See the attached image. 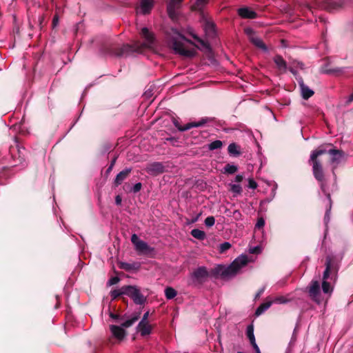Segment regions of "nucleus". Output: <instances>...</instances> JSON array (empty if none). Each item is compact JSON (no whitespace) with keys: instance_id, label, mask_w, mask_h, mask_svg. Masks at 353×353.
I'll return each instance as SVG.
<instances>
[{"instance_id":"nucleus-1","label":"nucleus","mask_w":353,"mask_h":353,"mask_svg":"<svg viewBox=\"0 0 353 353\" xmlns=\"http://www.w3.org/2000/svg\"><path fill=\"white\" fill-rule=\"evenodd\" d=\"M141 34L145 39L143 43L137 42L133 45L125 44L121 47L112 49V53L117 57L128 56L134 52L141 53L145 48H152L154 41V34L147 28L141 29Z\"/></svg>"},{"instance_id":"nucleus-2","label":"nucleus","mask_w":353,"mask_h":353,"mask_svg":"<svg viewBox=\"0 0 353 353\" xmlns=\"http://www.w3.org/2000/svg\"><path fill=\"white\" fill-rule=\"evenodd\" d=\"M185 43L194 45L191 40L185 38L176 29L171 30V32L168 39V45L169 48H171L175 54L188 58L194 57L196 55V50L194 49L186 48Z\"/></svg>"},{"instance_id":"nucleus-3","label":"nucleus","mask_w":353,"mask_h":353,"mask_svg":"<svg viewBox=\"0 0 353 353\" xmlns=\"http://www.w3.org/2000/svg\"><path fill=\"white\" fill-rule=\"evenodd\" d=\"M248 263L246 255H241L236 258L228 267L224 269L221 276L224 278H229L235 276L239 271Z\"/></svg>"},{"instance_id":"nucleus-4","label":"nucleus","mask_w":353,"mask_h":353,"mask_svg":"<svg viewBox=\"0 0 353 353\" xmlns=\"http://www.w3.org/2000/svg\"><path fill=\"white\" fill-rule=\"evenodd\" d=\"M209 274L205 267H199L190 274L188 284L190 285H201L205 282Z\"/></svg>"},{"instance_id":"nucleus-5","label":"nucleus","mask_w":353,"mask_h":353,"mask_svg":"<svg viewBox=\"0 0 353 353\" xmlns=\"http://www.w3.org/2000/svg\"><path fill=\"white\" fill-rule=\"evenodd\" d=\"M125 295L130 297L137 305H143L146 301V298L137 286L127 285Z\"/></svg>"},{"instance_id":"nucleus-6","label":"nucleus","mask_w":353,"mask_h":353,"mask_svg":"<svg viewBox=\"0 0 353 353\" xmlns=\"http://www.w3.org/2000/svg\"><path fill=\"white\" fill-rule=\"evenodd\" d=\"M201 21L205 34L210 37L215 36V25L203 12L201 13Z\"/></svg>"},{"instance_id":"nucleus-7","label":"nucleus","mask_w":353,"mask_h":353,"mask_svg":"<svg viewBox=\"0 0 353 353\" xmlns=\"http://www.w3.org/2000/svg\"><path fill=\"white\" fill-rule=\"evenodd\" d=\"M309 294L312 300L315 302L320 303L321 301V290H320V285L319 281H312L311 282L310 289H309Z\"/></svg>"},{"instance_id":"nucleus-8","label":"nucleus","mask_w":353,"mask_h":353,"mask_svg":"<svg viewBox=\"0 0 353 353\" xmlns=\"http://www.w3.org/2000/svg\"><path fill=\"white\" fill-rule=\"evenodd\" d=\"M310 162L312 165V172L314 178L317 181L322 182L324 179V174L321 161L319 160L310 159Z\"/></svg>"},{"instance_id":"nucleus-9","label":"nucleus","mask_w":353,"mask_h":353,"mask_svg":"<svg viewBox=\"0 0 353 353\" xmlns=\"http://www.w3.org/2000/svg\"><path fill=\"white\" fill-rule=\"evenodd\" d=\"M146 172L151 175H158L165 171V168L161 162H153L147 165Z\"/></svg>"},{"instance_id":"nucleus-10","label":"nucleus","mask_w":353,"mask_h":353,"mask_svg":"<svg viewBox=\"0 0 353 353\" xmlns=\"http://www.w3.org/2000/svg\"><path fill=\"white\" fill-rule=\"evenodd\" d=\"M214 121V118L212 117H205L202 118L200 121L197 122H191L186 124L183 128H179V130L183 132L188 130L192 128H198L204 125L205 124L212 122Z\"/></svg>"},{"instance_id":"nucleus-11","label":"nucleus","mask_w":353,"mask_h":353,"mask_svg":"<svg viewBox=\"0 0 353 353\" xmlns=\"http://www.w3.org/2000/svg\"><path fill=\"white\" fill-rule=\"evenodd\" d=\"M325 269L323 274V281H327L330 274L332 271H335V266L333 262V258L331 256H327L325 260Z\"/></svg>"},{"instance_id":"nucleus-12","label":"nucleus","mask_w":353,"mask_h":353,"mask_svg":"<svg viewBox=\"0 0 353 353\" xmlns=\"http://www.w3.org/2000/svg\"><path fill=\"white\" fill-rule=\"evenodd\" d=\"M273 61L281 74L285 73L288 70L287 62L280 54H276L273 57Z\"/></svg>"},{"instance_id":"nucleus-13","label":"nucleus","mask_w":353,"mask_h":353,"mask_svg":"<svg viewBox=\"0 0 353 353\" xmlns=\"http://www.w3.org/2000/svg\"><path fill=\"white\" fill-rule=\"evenodd\" d=\"M298 81L301 89V97L303 99L307 100L314 95V92L304 83L302 78H300Z\"/></svg>"},{"instance_id":"nucleus-14","label":"nucleus","mask_w":353,"mask_h":353,"mask_svg":"<svg viewBox=\"0 0 353 353\" xmlns=\"http://www.w3.org/2000/svg\"><path fill=\"white\" fill-rule=\"evenodd\" d=\"M183 0H170L168 6V13L169 16L174 19L176 16V10L179 8L180 3Z\"/></svg>"},{"instance_id":"nucleus-15","label":"nucleus","mask_w":353,"mask_h":353,"mask_svg":"<svg viewBox=\"0 0 353 353\" xmlns=\"http://www.w3.org/2000/svg\"><path fill=\"white\" fill-rule=\"evenodd\" d=\"M328 154L331 155L330 162L335 164H339L344 157V152L340 150L330 149Z\"/></svg>"},{"instance_id":"nucleus-16","label":"nucleus","mask_w":353,"mask_h":353,"mask_svg":"<svg viewBox=\"0 0 353 353\" xmlns=\"http://www.w3.org/2000/svg\"><path fill=\"white\" fill-rule=\"evenodd\" d=\"M239 15L244 19H256L257 14L256 12L250 10L247 7L241 8L238 10Z\"/></svg>"},{"instance_id":"nucleus-17","label":"nucleus","mask_w":353,"mask_h":353,"mask_svg":"<svg viewBox=\"0 0 353 353\" xmlns=\"http://www.w3.org/2000/svg\"><path fill=\"white\" fill-rule=\"evenodd\" d=\"M135 250L140 253L148 254L154 251V248L150 247L148 243L143 241H140L136 243Z\"/></svg>"},{"instance_id":"nucleus-18","label":"nucleus","mask_w":353,"mask_h":353,"mask_svg":"<svg viewBox=\"0 0 353 353\" xmlns=\"http://www.w3.org/2000/svg\"><path fill=\"white\" fill-rule=\"evenodd\" d=\"M110 331H111L112 335L115 338H117L119 340H121L124 338V336L125 335V332L123 327L112 325H110Z\"/></svg>"},{"instance_id":"nucleus-19","label":"nucleus","mask_w":353,"mask_h":353,"mask_svg":"<svg viewBox=\"0 0 353 353\" xmlns=\"http://www.w3.org/2000/svg\"><path fill=\"white\" fill-rule=\"evenodd\" d=\"M153 6V0H141L140 3V12L143 14H148L152 10Z\"/></svg>"},{"instance_id":"nucleus-20","label":"nucleus","mask_w":353,"mask_h":353,"mask_svg":"<svg viewBox=\"0 0 353 353\" xmlns=\"http://www.w3.org/2000/svg\"><path fill=\"white\" fill-rule=\"evenodd\" d=\"M131 172V168H126L120 172L114 179V183L116 185H120L128 176Z\"/></svg>"},{"instance_id":"nucleus-21","label":"nucleus","mask_w":353,"mask_h":353,"mask_svg":"<svg viewBox=\"0 0 353 353\" xmlns=\"http://www.w3.org/2000/svg\"><path fill=\"white\" fill-rule=\"evenodd\" d=\"M250 40L256 47L260 48L264 52H268V49L261 39L258 37L251 36Z\"/></svg>"},{"instance_id":"nucleus-22","label":"nucleus","mask_w":353,"mask_h":353,"mask_svg":"<svg viewBox=\"0 0 353 353\" xmlns=\"http://www.w3.org/2000/svg\"><path fill=\"white\" fill-rule=\"evenodd\" d=\"M137 329L142 336H145L151 333L152 326L149 323H144L142 325L139 323Z\"/></svg>"},{"instance_id":"nucleus-23","label":"nucleus","mask_w":353,"mask_h":353,"mask_svg":"<svg viewBox=\"0 0 353 353\" xmlns=\"http://www.w3.org/2000/svg\"><path fill=\"white\" fill-rule=\"evenodd\" d=\"M328 153V150L323 148V146L319 147L318 150H314L310 154V160H319L318 157L322 154Z\"/></svg>"},{"instance_id":"nucleus-24","label":"nucleus","mask_w":353,"mask_h":353,"mask_svg":"<svg viewBox=\"0 0 353 353\" xmlns=\"http://www.w3.org/2000/svg\"><path fill=\"white\" fill-rule=\"evenodd\" d=\"M272 304V301H268L261 304L259 307L256 310L255 314L259 316L262 314L265 310H267Z\"/></svg>"},{"instance_id":"nucleus-25","label":"nucleus","mask_w":353,"mask_h":353,"mask_svg":"<svg viewBox=\"0 0 353 353\" xmlns=\"http://www.w3.org/2000/svg\"><path fill=\"white\" fill-rule=\"evenodd\" d=\"M228 150L230 155L235 157L239 156L241 154L239 147L235 143H230L228 145Z\"/></svg>"},{"instance_id":"nucleus-26","label":"nucleus","mask_w":353,"mask_h":353,"mask_svg":"<svg viewBox=\"0 0 353 353\" xmlns=\"http://www.w3.org/2000/svg\"><path fill=\"white\" fill-rule=\"evenodd\" d=\"M127 290V285L121 287L120 289L114 290L110 292L111 297L113 299H117L121 295L125 294Z\"/></svg>"},{"instance_id":"nucleus-27","label":"nucleus","mask_w":353,"mask_h":353,"mask_svg":"<svg viewBox=\"0 0 353 353\" xmlns=\"http://www.w3.org/2000/svg\"><path fill=\"white\" fill-rule=\"evenodd\" d=\"M139 319V314H134L130 319L121 323L122 327H129L132 326Z\"/></svg>"},{"instance_id":"nucleus-28","label":"nucleus","mask_w":353,"mask_h":353,"mask_svg":"<svg viewBox=\"0 0 353 353\" xmlns=\"http://www.w3.org/2000/svg\"><path fill=\"white\" fill-rule=\"evenodd\" d=\"M190 233L194 238L199 240H203L206 237L205 232L199 229H193Z\"/></svg>"},{"instance_id":"nucleus-29","label":"nucleus","mask_w":353,"mask_h":353,"mask_svg":"<svg viewBox=\"0 0 353 353\" xmlns=\"http://www.w3.org/2000/svg\"><path fill=\"white\" fill-rule=\"evenodd\" d=\"M326 3L332 8H336L343 6L345 0H325Z\"/></svg>"},{"instance_id":"nucleus-30","label":"nucleus","mask_w":353,"mask_h":353,"mask_svg":"<svg viewBox=\"0 0 353 353\" xmlns=\"http://www.w3.org/2000/svg\"><path fill=\"white\" fill-rule=\"evenodd\" d=\"M247 336L251 344L256 342L255 336L254 334V327L252 325H250L247 327Z\"/></svg>"},{"instance_id":"nucleus-31","label":"nucleus","mask_w":353,"mask_h":353,"mask_svg":"<svg viewBox=\"0 0 353 353\" xmlns=\"http://www.w3.org/2000/svg\"><path fill=\"white\" fill-rule=\"evenodd\" d=\"M176 291L171 288L168 287L165 289V296L168 299H172L176 296Z\"/></svg>"},{"instance_id":"nucleus-32","label":"nucleus","mask_w":353,"mask_h":353,"mask_svg":"<svg viewBox=\"0 0 353 353\" xmlns=\"http://www.w3.org/2000/svg\"><path fill=\"white\" fill-rule=\"evenodd\" d=\"M192 37L198 42L201 46V48L204 49H210V45L208 42L204 40L200 39L196 34L191 33Z\"/></svg>"},{"instance_id":"nucleus-33","label":"nucleus","mask_w":353,"mask_h":353,"mask_svg":"<svg viewBox=\"0 0 353 353\" xmlns=\"http://www.w3.org/2000/svg\"><path fill=\"white\" fill-rule=\"evenodd\" d=\"M237 170L238 168L236 165L228 163L224 167L223 172L229 174H232L235 173Z\"/></svg>"},{"instance_id":"nucleus-34","label":"nucleus","mask_w":353,"mask_h":353,"mask_svg":"<svg viewBox=\"0 0 353 353\" xmlns=\"http://www.w3.org/2000/svg\"><path fill=\"white\" fill-rule=\"evenodd\" d=\"M222 145H223L222 141H221L219 140H216V141L211 142L208 145V149L210 150H214L221 148L222 147Z\"/></svg>"},{"instance_id":"nucleus-35","label":"nucleus","mask_w":353,"mask_h":353,"mask_svg":"<svg viewBox=\"0 0 353 353\" xmlns=\"http://www.w3.org/2000/svg\"><path fill=\"white\" fill-rule=\"evenodd\" d=\"M322 290L323 292L325 294L331 293L332 291V288L330 285V283L327 281H323L322 282Z\"/></svg>"},{"instance_id":"nucleus-36","label":"nucleus","mask_w":353,"mask_h":353,"mask_svg":"<svg viewBox=\"0 0 353 353\" xmlns=\"http://www.w3.org/2000/svg\"><path fill=\"white\" fill-rule=\"evenodd\" d=\"M327 198L329 200V208L326 210L325 217H324V220H325V222L326 224H327V223L330 221V210H331V205H332L330 195L329 194H327Z\"/></svg>"},{"instance_id":"nucleus-37","label":"nucleus","mask_w":353,"mask_h":353,"mask_svg":"<svg viewBox=\"0 0 353 353\" xmlns=\"http://www.w3.org/2000/svg\"><path fill=\"white\" fill-rule=\"evenodd\" d=\"M230 190L236 194H240L242 192V188L239 184H231Z\"/></svg>"},{"instance_id":"nucleus-38","label":"nucleus","mask_w":353,"mask_h":353,"mask_svg":"<svg viewBox=\"0 0 353 353\" xmlns=\"http://www.w3.org/2000/svg\"><path fill=\"white\" fill-rule=\"evenodd\" d=\"M231 244L229 242H224L219 245V252L223 253L231 248Z\"/></svg>"},{"instance_id":"nucleus-39","label":"nucleus","mask_w":353,"mask_h":353,"mask_svg":"<svg viewBox=\"0 0 353 353\" xmlns=\"http://www.w3.org/2000/svg\"><path fill=\"white\" fill-rule=\"evenodd\" d=\"M205 225L210 228V227H212L214 225L215 223V219L213 216H208L205 219Z\"/></svg>"},{"instance_id":"nucleus-40","label":"nucleus","mask_w":353,"mask_h":353,"mask_svg":"<svg viewBox=\"0 0 353 353\" xmlns=\"http://www.w3.org/2000/svg\"><path fill=\"white\" fill-rule=\"evenodd\" d=\"M272 301V303H274L283 304V303H286L288 301L284 296H278V297H276Z\"/></svg>"},{"instance_id":"nucleus-41","label":"nucleus","mask_w":353,"mask_h":353,"mask_svg":"<svg viewBox=\"0 0 353 353\" xmlns=\"http://www.w3.org/2000/svg\"><path fill=\"white\" fill-rule=\"evenodd\" d=\"M120 268L128 271L133 269V265L128 263H121Z\"/></svg>"},{"instance_id":"nucleus-42","label":"nucleus","mask_w":353,"mask_h":353,"mask_svg":"<svg viewBox=\"0 0 353 353\" xmlns=\"http://www.w3.org/2000/svg\"><path fill=\"white\" fill-rule=\"evenodd\" d=\"M248 188L253 190L257 188V183L253 179H248Z\"/></svg>"},{"instance_id":"nucleus-43","label":"nucleus","mask_w":353,"mask_h":353,"mask_svg":"<svg viewBox=\"0 0 353 353\" xmlns=\"http://www.w3.org/2000/svg\"><path fill=\"white\" fill-rule=\"evenodd\" d=\"M264 225H265V220L263 218H259L257 220V222L255 225V228L260 229V228H263L264 226Z\"/></svg>"},{"instance_id":"nucleus-44","label":"nucleus","mask_w":353,"mask_h":353,"mask_svg":"<svg viewBox=\"0 0 353 353\" xmlns=\"http://www.w3.org/2000/svg\"><path fill=\"white\" fill-rule=\"evenodd\" d=\"M119 281H120V279L118 276L112 277L110 279H109V281L108 282V285H115L117 283H119Z\"/></svg>"},{"instance_id":"nucleus-45","label":"nucleus","mask_w":353,"mask_h":353,"mask_svg":"<svg viewBox=\"0 0 353 353\" xmlns=\"http://www.w3.org/2000/svg\"><path fill=\"white\" fill-rule=\"evenodd\" d=\"M140 241H141V240L139 239L138 236L136 234H133L132 235L131 241L134 244V246H136V243H137V242H139Z\"/></svg>"},{"instance_id":"nucleus-46","label":"nucleus","mask_w":353,"mask_h":353,"mask_svg":"<svg viewBox=\"0 0 353 353\" xmlns=\"http://www.w3.org/2000/svg\"><path fill=\"white\" fill-rule=\"evenodd\" d=\"M142 185L141 183H137L132 188V191L134 192H138L141 190Z\"/></svg>"},{"instance_id":"nucleus-47","label":"nucleus","mask_w":353,"mask_h":353,"mask_svg":"<svg viewBox=\"0 0 353 353\" xmlns=\"http://www.w3.org/2000/svg\"><path fill=\"white\" fill-rule=\"evenodd\" d=\"M343 68H336V69H333V70H325V71H324V73L331 74V73H334V72H343Z\"/></svg>"},{"instance_id":"nucleus-48","label":"nucleus","mask_w":353,"mask_h":353,"mask_svg":"<svg viewBox=\"0 0 353 353\" xmlns=\"http://www.w3.org/2000/svg\"><path fill=\"white\" fill-rule=\"evenodd\" d=\"M148 316H149V312H146L143 317H142V319L141 320V321L139 323H141V324L142 325L143 323H148Z\"/></svg>"},{"instance_id":"nucleus-49","label":"nucleus","mask_w":353,"mask_h":353,"mask_svg":"<svg viewBox=\"0 0 353 353\" xmlns=\"http://www.w3.org/2000/svg\"><path fill=\"white\" fill-rule=\"evenodd\" d=\"M208 0H196V6L197 7H202L208 3Z\"/></svg>"},{"instance_id":"nucleus-50","label":"nucleus","mask_w":353,"mask_h":353,"mask_svg":"<svg viewBox=\"0 0 353 353\" xmlns=\"http://www.w3.org/2000/svg\"><path fill=\"white\" fill-rule=\"evenodd\" d=\"M59 23V17L57 14H55L52 19V26L53 27H56Z\"/></svg>"},{"instance_id":"nucleus-51","label":"nucleus","mask_w":353,"mask_h":353,"mask_svg":"<svg viewBox=\"0 0 353 353\" xmlns=\"http://www.w3.org/2000/svg\"><path fill=\"white\" fill-rule=\"evenodd\" d=\"M116 160H117V157H114V158L112 160V161H111V163H110V166L108 167V170H107V172H110V171L112 170V169L113 166H114V164H115Z\"/></svg>"},{"instance_id":"nucleus-52","label":"nucleus","mask_w":353,"mask_h":353,"mask_svg":"<svg viewBox=\"0 0 353 353\" xmlns=\"http://www.w3.org/2000/svg\"><path fill=\"white\" fill-rule=\"evenodd\" d=\"M265 290V287L261 288L256 294L255 299H258L261 296V295L263 293Z\"/></svg>"},{"instance_id":"nucleus-53","label":"nucleus","mask_w":353,"mask_h":353,"mask_svg":"<svg viewBox=\"0 0 353 353\" xmlns=\"http://www.w3.org/2000/svg\"><path fill=\"white\" fill-rule=\"evenodd\" d=\"M243 174H237L235 177V181L237 183H240L243 181Z\"/></svg>"},{"instance_id":"nucleus-54","label":"nucleus","mask_w":353,"mask_h":353,"mask_svg":"<svg viewBox=\"0 0 353 353\" xmlns=\"http://www.w3.org/2000/svg\"><path fill=\"white\" fill-rule=\"evenodd\" d=\"M233 216L236 219H239L241 216V214L239 210H234L233 212Z\"/></svg>"},{"instance_id":"nucleus-55","label":"nucleus","mask_w":353,"mask_h":353,"mask_svg":"<svg viewBox=\"0 0 353 353\" xmlns=\"http://www.w3.org/2000/svg\"><path fill=\"white\" fill-rule=\"evenodd\" d=\"M121 201H122V199H121V196L117 195V196L115 197V203H116L117 205H120L121 204Z\"/></svg>"},{"instance_id":"nucleus-56","label":"nucleus","mask_w":353,"mask_h":353,"mask_svg":"<svg viewBox=\"0 0 353 353\" xmlns=\"http://www.w3.org/2000/svg\"><path fill=\"white\" fill-rule=\"evenodd\" d=\"M251 345H252L256 353H261L260 349L256 342L254 343H252Z\"/></svg>"},{"instance_id":"nucleus-57","label":"nucleus","mask_w":353,"mask_h":353,"mask_svg":"<svg viewBox=\"0 0 353 353\" xmlns=\"http://www.w3.org/2000/svg\"><path fill=\"white\" fill-rule=\"evenodd\" d=\"M110 318H112V319H113L114 320H120V319H121V318L120 317L119 315L114 314L113 313H110Z\"/></svg>"},{"instance_id":"nucleus-58","label":"nucleus","mask_w":353,"mask_h":353,"mask_svg":"<svg viewBox=\"0 0 353 353\" xmlns=\"http://www.w3.org/2000/svg\"><path fill=\"white\" fill-rule=\"evenodd\" d=\"M259 250V248L258 246L251 248L250 249V253L251 254H255L257 252V251Z\"/></svg>"},{"instance_id":"nucleus-59","label":"nucleus","mask_w":353,"mask_h":353,"mask_svg":"<svg viewBox=\"0 0 353 353\" xmlns=\"http://www.w3.org/2000/svg\"><path fill=\"white\" fill-rule=\"evenodd\" d=\"M245 32H246L247 34L250 35V34H252L253 33V31L250 28H247L245 30Z\"/></svg>"},{"instance_id":"nucleus-60","label":"nucleus","mask_w":353,"mask_h":353,"mask_svg":"<svg viewBox=\"0 0 353 353\" xmlns=\"http://www.w3.org/2000/svg\"><path fill=\"white\" fill-rule=\"evenodd\" d=\"M174 125H175V127H176L179 130V128H183V127H181L179 125V123L176 121H174Z\"/></svg>"},{"instance_id":"nucleus-61","label":"nucleus","mask_w":353,"mask_h":353,"mask_svg":"<svg viewBox=\"0 0 353 353\" xmlns=\"http://www.w3.org/2000/svg\"><path fill=\"white\" fill-rule=\"evenodd\" d=\"M289 70L294 75L296 74V71L294 70L293 68H289Z\"/></svg>"}]
</instances>
